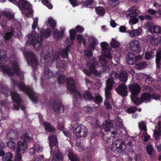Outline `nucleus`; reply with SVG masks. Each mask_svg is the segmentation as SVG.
<instances>
[{"instance_id":"nucleus-1","label":"nucleus","mask_w":161,"mask_h":161,"mask_svg":"<svg viewBox=\"0 0 161 161\" xmlns=\"http://www.w3.org/2000/svg\"><path fill=\"white\" fill-rule=\"evenodd\" d=\"M51 31L50 29L43 30L40 31V34L35 33L34 37H32L31 43L35 48L39 50L43 47V38H47L50 36Z\"/></svg>"},{"instance_id":"nucleus-2","label":"nucleus","mask_w":161,"mask_h":161,"mask_svg":"<svg viewBox=\"0 0 161 161\" xmlns=\"http://www.w3.org/2000/svg\"><path fill=\"white\" fill-rule=\"evenodd\" d=\"M23 138L24 139L23 142L21 141H18V145L19 147H17L16 149V154L14 158L15 161H21L20 152L21 151V153H23L25 152L27 149L26 142H29L32 140L26 134H25Z\"/></svg>"},{"instance_id":"nucleus-3","label":"nucleus","mask_w":161,"mask_h":161,"mask_svg":"<svg viewBox=\"0 0 161 161\" xmlns=\"http://www.w3.org/2000/svg\"><path fill=\"white\" fill-rule=\"evenodd\" d=\"M50 144L51 145V157H53L52 161H62V157L61 154L58 150L54 154L53 150V147L55 146L58 142L56 136L53 133L50 135L49 136Z\"/></svg>"},{"instance_id":"nucleus-4","label":"nucleus","mask_w":161,"mask_h":161,"mask_svg":"<svg viewBox=\"0 0 161 161\" xmlns=\"http://www.w3.org/2000/svg\"><path fill=\"white\" fill-rule=\"evenodd\" d=\"M17 5L22 11L23 14L26 17L30 18L33 16V11L31 4L25 0H19L16 2Z\"/></svg>"},{"instance_id":"nucleus-5","label":"nucleus","mask_w":161,"mask_h":161,"mask_svg":"<svg viewBox=\"0 0 161 161\" xmlns=\"http://www.w3.org/2000/svg\"><path fill=\"white\" fill-rule=\"evenodd\" d=\"M126 148V144L121 140H115L113 142L112 147V151L116 154H119L123 152Z\"/></svg>"},{"instance_id":"nucleus-6","label":"nucleus","mask_w":161,"mask_h":161,"mask_svg":"<svg viewBox=\"0 0 161 161\" xmlns=\"http://www.w3.org/2000/svg\"><path fill=\"white\" fill-rule=\"evenodd\" d=\"M113 124L111 122L110 120H106L105 122L101 125L97 123L93 126V130H100L102 131L104 130V131H110L111 129L114 131L115 128L113 127Z\"/></svg>"},{"instance_id":"nucleus-7","label":"nucleus","mask_w":161,"mask_h":161,"mask_svg":"<svg viewBox=\"0 0 161 161\" xmlns=\"http://www.w3.org/2000/svg\"><path fill=\"white\" fill-rule=\"evenodd\" d=\"M24 56L29 64L33 67L36 66L38 65V60L36 55L33 52L26 51L24 53Z\"/></svg>"},{"instance_id":"nucleus-8","label":"nucleus","mask_w":161,"mask_h":161,"mask_svg":"<svg viewBox=\"0 0 161 161\" xmlns=\"http://www.w3.org/2000/svg\"><path fill=\"white\" fill-rule=\"evenodd\" d=\"M89 70L86 69L83 70L84 73L88 77H91L93 75L95 76L100 77V73L96 69V65L94 63L89 64Z\"/></svg>"},{"instance_id":"nucleus-9","label":"nucleus","mask_w":161,"mask_h":161,"mask_svg":"<svg viewBox=\"0 0 161 161\" xmlns=\"http://www.w3.org/2000/svg\"><path fill=\"white\" fill-rule=\"evenodd\" d=\"M128 89L131 93L130 97L138 96L141 92V87L137 83H133L129 85Z\"/></svg>"},{"instance_id":"nucleus-10","label":"nucleus","mask_w":161,"mask_h":161,"mask_svg":"<svg viewBox=\"0 0 161 161\" xmlns=\"http://www.w3.org/2000/svg\"><path fill=\"white\" fill-rule=\"evenodd\" d=\"M143 57L142 55L138 56L131 53H128L127 54L126 60L129 65H134L139 59H141Z\"/></svg>"},{"instance_id":"nucleus-11","label":"nucleus","mask_w":161,"mask_h":161,"mask_svg":"<svg viewBox=\"0 0 161 161\" xmlns=\"http://www.w3.org/2000/svg\"><path fill=\"white\" fill-rule=\"evenodd\" d=\"M52 108L53 110L57 113L63 112L64 109L63 104L61 101L58 99L54 101Z\"/></svg>"},{"instance_id":"nucleus-12","label":"nucleus","mask_w":161,"mask_h":161,"mask_svg":"<svg viewBox=\"0 0 161 161\" xmlns=\"http://www.w3.org/2000/svg\"><path fill=\"white\" fill-rule=\"evenodd\" d=\"M59 56L58 55L55 54L51 62H53L54 61L57 62L56 67L57 68L65 70L67 68V65L64 61H61L59 58Z\"/></svg>"},{"instance_id":"nucleus-13","label":"nucleus","mask_w":161,"mask_h":161,"mask_svg":"<svg viewBox=\"0 0 161 161\" xmlns=\"http://www.w3.org/2000/svg\"><path fill=\"white\" fill-rule=\"evenodd\" d=\"M115 91L118 94L122 97L127 95V87L125 84L120 83L115 89Z\"/></svg>"},{"instance_id":"nucleus-14","label":"nucleus","mask_w":161,"mask_h":161,"mask_svg":"<svg viewBox=\"0 0 161 161\" xmlns=\"http://www.w3.org/2000/svg\"><path fill=\"white\" fill-rule=\"evenodd\" d=\"M34 90L32 88L29 86L23 92L26 93L33 103H36L38 102L37 97L34 94Z\"/></svg>"},{"instance_id":"nucleus-15","label":"nucleus","mask_w":161,"mask_h":161,"mask_svg":"<svg viewBox=\"0 0 161 161\" xmlns=\"http://www.w3.org/2000/svg\"><path fill=\"white\" fill-rule=\"evenodd\" d=\"M101 45L102 53L104 56H106V57L108 58L109 59L113 58L112 54L111 53V49L108 48V44L106 42H103L101 43Z\"/></svg>"},{"instance_id":"nucleus-16","label":"nucleus","mask_w":161,"mask_h":161,"mask_svg":"<svg viewBox=\"0 0 161 161\" xmlns=\"http://www.w3.org/2000/svg\"><path fill=\"white\" fill-rule=\"evenodd\" d=\"M130 49L133 51L139 53L141 50V46L139 42L137 40H133L130 43Z\"/></svg>"},{"instance_id":"nucleus-17","label":"nucleus","mask_w":161,"mask_h":161,"mask_svg":"<svg viewBox=\"0 0 161 161\" xmlns=\"http://www.w3.org/2000/svg\"><path fill=\"white\" fill-rule=\"evenodd\" d=\"M66 87L70 92H74L76 90L75 81L71 77H68L66 79Z\"/></svg>"},{"instance_id":"nucleus-18","label":"nucleus","mask_w":161,"mask_h":161,"mask_svg":"<svg viewBox=\"0 0 161 161\" xmlns=\"http://www.w3.org/2000/svg\"><path fill=\"white\" fill-rule=\"evenodd\" d=\"M102 138L104 140L110 142L111 139L116 135V131H104Z\"/></svg>"},{"instance_id":"nucleus-19","label":"nucleus","mask_w":161,"mask_h":161,"mask_svg":"<svg viewBox=\"0 0 161 161\" xmlns=\"http://www.w3.org/2000/svg\"><path fill=\"white\" fill-rule=\"evenodd\" d=\"M11 96L13 102L18 104H21L22 100L20 95L16 92L14 91L11 93Z\"/></svg>"},{"instance_id":"nucleus-20","label":"nucleus","mask_w":161,"mask_h":161,"mask_svg":"<svg viewBox=\"0 0 161 161\" xmlns=\"http://www.w3.org/2000/svg\"><path fill=\"white\" fill-rule=\"evenodd\" d=\"M13 86H17L18 87L20 91L24 92L29 86L26 85L23 82L21 81H17L15 80L12 81Z\"/></svg>"},{"instance_id":"nucleus-21","label":"nucleus","mask_w":161,"mask_h":161,"mask_svg":"<svg viewBox=\"0 0 161 161\" xmlns=\"http://www.w3.org/2000/svg\"><path fill=\"white\" fill-rule=\"evenodd\" d=\"M150 42L153 46H156L160 43L161 38L158 36H151L150 37Z\"/></svg>"},{"instance_id":"nucleus-22","label":"nucleus","mask_w":161,"mask_h":161,"mask_svg":"<svg viewBox=\"0 0 161 161\" xmlns=\"http://www.w3.org/2000/svg\"><path fill=\"white\" fill-rule=\"evenodd\" d=\"M138 15V14L136 12H134L128 14V16L130 18L129 21V22L130 25H134L138 22V19L136 17Z\"/></svg>"},{"instance_id":"nucleus-23","label":"nucleus","mask_w":161,"mask_h":161,"mask_svg":"<svg viewBox=\"0 0 161 161\" xmlns=\"http://www.w3.org/2000/svg\"><path fill=\"white\" fill-rule=\"evenodd\" d=\"M104 57L102 58H100L98 62H97V65L100 67H102L106 65L107 63L109 62L110 64L112 62V58H110V59H109L108 58H107L106 56H104Z\"/></svg>"},{"instance_id":"nucleus-24","label":"nucleus","mask_w":161,"mask_h":161,"mask_svg":"<svg viewBox=\"0 0 161 161\" xmlns=\"http://www.w3.org/2000/svg\"><path fill=\"white\" fill-rule=\"evenodd\" d=\"M43 72L44 76L47 79L53 78L55 76L54 73L47 66L44 67Z\"/></svg>"},{"instance_id":"nucleus-25","label":"nucleus","mask_w":161,"mask_h":161,"mask_svg":"<svg viewBox=\"0 0 161 161\" xmlns=\"http://www.w3.org/2000/svg\"><path fill=\"white\" fill-rule=\"evenodd\" d=\"M73 131H87L86 127L83 125L75 124L72 127Z\"/></svg>"},{"instance_id":"nucleus-26","label":"nucleus","mask_w":161,"mask_h":161,"mask_svg":"<svg viewBox=\"0 0 161 161\" xmlns=\"http://www.w3.org/2000/svg\"><path fill=\"white\" fill-rule=\"evenodd\" d=\"M149 32L152 33H161V27L157 25H152L149 27Z\"/></svg>"},{"instance_id":"nucleus-27","label":"nucleus","mask_w":161,"mask_h":161,"mask_svg":"<svg viewBox=\"0 0 161 161\" xmlns=\"http://www.w3.org/2000/svg\"><path fill=\"white\" fill-rule=\"evenodd\" d=\"M128 75L126 71H123L119 75V79L123 83H125L128 80Z\"/></svg>"},{"instance_id":"nucleus-28","label":"nucleus","mask_w":161,"mask_h":161,"mask_svg":"<svg viewBox=\"0 0 161 161\" xmlns=\"http://www.w3.org/2000/svg\"><path fill=\"white\" fill-rule=\"evenodd\" d=\"M10 90L5 85L0 83V93H2L7 96L9 95Z\"/></svg>"},{"instance_id":"nucleus-29","label":"nucleus","mask_w":161,"mask_h":161,"mask_svg":"<svg viewBox=\"0 0 161 161\" xmlns=\"http://www.w3.org/2000/svg\"><path fill=\"white\" fill-rule=\"evenodd\" d=\"M142 31V29L138 28L137 29L132 30L130 31L129 32V34L131 37H136L140 35Z\"/></svg>"},{"instance_id":"nucleus-30","label":"nucleus","mask_w":161,"mask_h":161,"mask_svg":"<svg viewBox=\"0 0 161 161\" xmlns=\"http://www.w3.org/2000/svg\"><path fill=\"white\" fill-rule=\"evenodd\" d=\"M90 45L89 46V48L92 49L94 50L96 46L98 43L97 40L95 38L93 37L90 38Z\"/></svg>"},{"instance_id":"nucleus-31","label":"nucleus","mask_w":161,"mask_h":161,"mask_svg":"<svg viewBox=\"0 0 161 161\" xmlns=\"http://www.w3.org/2000/svg\"><path fill=\"white\" fill-rule=\"evenodd\" d=\"M83 97L86 101H91L93 100V97L89 91H86L82 94Z\"/></svg>"},{"instance_id":"nucleus-32","label":"nucleus","mask_w":161,"mask_h":161,"mask_svg":"<svg viewBox=\"0 0 161 161\" xmlns=\"http://www.w3.org/2000/svg\"><path fill=\"white\" fill-rule=\"evenodd\" d=\"M43 125L46 131H55V129L52 126L50 122L47 121H44L43 123Z\"/></svg>"},{"instance_id":"nucleus-33","label":"nucleus","mask_w":161,"mask_h":161,"mask_svg":"<svg viewBox=\"0 0 161 161\" xmlns=\"http://www.w3.org/2000/svg\"><path fill=\"white\" fill-rule=\"evenodd\" d=\"M141 59H139L136 63L135 67L136 69H141L143 68H145L147 64L146 62L143 61H141Z\"/></svg>"},{"instance_id":"nucleus-34","label":"nucleus","mask_w":161,"mask_h":161,"mask_svg":"<svg viewBox=\"0 0 161 161\" xmlns=\"http://www.w3.org/2000/svg\"><path fill=\"white\" fill-rule=\"evenodd\" d=\"M146 150L150 158L152 155H155V150L152 145H148L146 147Z\"/></svg>"},{"instance_id":"nucleus-35","label":"nucleus","mask_w":161,"mask_h":161,"mask_svg":"<svg viewBox=\"0 0 161 161\" xmlns=\"http://www.w3.org/2000/svg\"><path fill=\"white\" fill-rule=\"evenodd\" d=\"M138 96H131L132 101L136 105H139L143 102V101L140 98H136Z\"/></svg>"},{"instance_id":"nucleus-36","label":"nucleus","mask_w":161,"mask_h":161,"mask_svg":"<svg viewBox=\"0 0 161 161\" xmlns=\"http://www.w3.org/2000/svg\"><path fill=\"white\" fill-rule=\"evenodd\" d=\"M112 89L106 87L105 91V99H110L112 98Z\"/></svg>"},{"instance_id":"nucleus-37","label":"nucleus","mask_w":161,"mask_h":161,"mask_svg":"<svg viewBox=\"0 0 161 161\" xmlns=\"http://www.w3.org/2000/svg\"><path fill=\"white\" fill-rule=\"evenodd\" d=\"M66 153L69 159L71 161H79L77 158L74 156L71 150H69V151H67Z\"/></svg>"},{"instance_id":"nucleus-38","label":"nucleus","mask_w":161,"mask_h":161,"mask_svg":"<svg viewBox=\"0 0 161 161\" xmlns=\"http://www.w3.org/2000/svg\"><path fill=\"white\" fill-rule=\"evenodd\" d=\"M64 32V30L60 31H55L53 32V34L55 37L58 39H62Z\"/></svg>"},{"instance_id":"nucleus-39","label":"nucleus","mask_w":161,"mask_h":161,"mask_svg":"<svg viewBox=\"0 0 161 161\" xmlns=\"http://www.w3.org/2000/svg\"><path fill=\"white\" fill-rule=\"evenodd\" d=\"M141 98L143 101H149L151 99V94L150 93H143L142 94Z\"/></svg>"},{"instance_id":"nucleus-40","label":"nucleus","mask_w":161,"mask_h":161,"mask_svg":"<svg viewBox=\"0 0 161 161\" xmlns=\"http://www.w3.org/2000/svg\"><path fill=\"white\" fill-rule=\"evenodd\" d=\"M115 83L114 79L113 78H108L106 81V87L113 89V85Z\"/></svg>"},{"instance_id":"nucleus-41","label":"nucleus","mask_w":161,"mask_h":161,"mask_svg":"<svg viewBox=\"0 0 161 161\" xmlns=\"http://www.w3.org/2000/svg\"><path fill=\"white\" fill-rule=\"evenodd\" d=\"M116 130L126 131V128L125 127L124 125L121 122H118L116 123Z\"/></svg>"},{"instance_id":"nucleus-42","label":"nucleus","mask_w":161,"mask_h":161,"mask_svg":"<svg viewBox=\"0 0 161 161\" xmlns=\"http://www.w3.org/2000/svg\"><path fill=\"white\" fill-rule=\"evenodd\" d=\"M13 158L12 154L11 153L8 152L6 154L5 156L2 157V159L3 161H12Z\"/></svg>"},{"instance_id":"nucleus-43","label":"nucleus","mask_w":161,"mask_h":161,"mask_svg":"<svg viewBox=\"0 0 161 161\" xmlns=\"http://www.w3.org/2000/svg\"><path fill=\"white\" fill-rule=\"evenodd\" d=\"M95 11L97 14L101 16H103L105 13L104 9L102 7H97Z\"/></svg>"},{"instance_id":"nucleus-44","label":"nucleus","mask_w":161,"mask_h":161,"mask_svg":"<svg viewBox=\"0 0 161 161\" xmlns=\"http://www.w3.org/2000/svg\"><path fill=\"white\" fill-rule=\"evenodd\" d=\"M66 76L63 74H60L58 77V82L59 85L64 83L66 81Z\"/></svg>"},{"instance_id":"nucleus-45","label":"nucleus","mask_w":161,"mask_h":161,"mask_svg":"<svg viewBox=\"0 0 161 161\" xmlns=\"http://www.w3.org/2000/svg\"><path fill=\"white\" fill-rule=\"evenodd\" d=\"M103 98L100 95L95 96L94 98H93V101L94 103L97 104H101L103 102Z\"/></svg>"},{"instance_id":"nucleus-46","label":"nucleus","mask_w":161,"mask_h":161,"mask_svg":"<svg viewBox=\"0 0 161 161\" xmlns=\"http://www.w3.org/2000/svg\"><path fill=\"white\" fill-rule=\"evenodd\" d=\"M145 58L147 60L151 59L155 57L154 53L152 51H147L145 54Z\"/></svg>"},{"instance_id":"nucleus-47","label":"nucleus","mask_w":161,"mask_h":161,"mask_svg":"<svg viewBox=\"0 0 161 161\" xmlns=\"http://www.w3.org/2000/svg\"><path fill=\"white\" fill-rule=\"evenodd\" d=\"M142 137L144 142H151V141H152L150 136L146 132L142 134Z\"/></svg>"},{"instance_id":"nucleus-48","label":"nucleus","mask_w":161,"mask_h":161,"mask_svg":"<svg viewBox=\"0 0 161 161\" xmlns=\"http://www.w3.org/2000/svg\"><path fill=\"white\" fill-rule=\"evenodd\" d=\"M129 141L127 143V145L129 146H131L135 145L136 142V138L134 137H131L129 138Z\"/></svg>"},{"instance_id":"nucleus-49","label":"nucleus","mask_w":161,"mask_h":161,"mask_svg":"<svg viewBox=\"0 0 161 161\" xmlns=\"http://www.w3.org/2000/svg\"><path fill=\"white\" fill-rule=\"evenodd\" d=\"M48 22L49 23L50 27L52 29L55 28L56 22L52 18H48Z\"/></svg>"},{"instance_id":"nucleus-50","label":"nucleus","mask_w":161,"mask_h":161,"mask_svg":"<svg viewBox=\"0 0 161 161\" xmlns=\"http://www.w3.org/2000/svg\"><path fill=\"white\" fill-rule=\"evenodd\" d=\"M12 69L14 73L17 75H19V68L17 64H15L12 66Z\"/></svg>"},{"instance_id":"nucleus-51","label":"nucleus","mask_w":161,"mask_h":161,"mask_svg":"<svg viewBox=\"0 0 161 161\" xmlns=\"http://www.w3.org/2000/svg\"><path fill=\"white\" fill-rule=\"evenodd\" d=\"M161 51H157L156 54V65H158L161 61Z\"/></svg>"},{"instance_id":"nucleus-52","label":"nucleus","mask_w":161,"mask_h":161,"mask_svg":"<svg viewBox=\"0 0 161 161\" xmlns=\"http://www.w3.org/2000/svg\"><path fill=\"white\" fill-rule=\"evenodd\" d=\"M92 50H93L92 49L89 48L88 49L85 50L84 51L85 56L87 58H90L92 57L93 56Z\"/></svg>"},{"instance_id":"nucleus-53","label":"nucleus","mask_w":161,"mask_h":161,"mask_svg":"<svg viewBox=\"0 0 161 161\" xmlns=\"http://www.w3.org/2000/svg\"><path fill=\"white\" fill-rule=\"evenodd\" d=\"M120 43L119 42L116 41L114 38L112 39V40L110 42V45L113 47L117 48L119 47Z\"/></svg>"},{"instance_id":"nucleus-54","label":"nucleus","mask_w":161,"mask_h":161,"mask_svg":"<svg viewBox=\"0 0 161 161\" xmlns=\"http://www.w3.org/2000/svg\"><path fill=\"white\" fill-rule=\"evenodd\" d=\"M96 110V109L95 108L91 107L89 106H87L83 108L84 111L90 113L94 112Z\"/></svg>"},{"instance_id":"nucleus-55","label":"nucleus","mask_w":161,"mask_h":161,"mask_svg":"<svg viewBox=\"0 0 161 161\" xmlns=\"http://www.w3.org/2000/svg\"><path fill=\"white\" fill-rule=\"evenodd\" d=\"M140 130L143 131H147V128L146 124L143 122L141 121L138 124Z\"/></svg>"},{"instance_id":"nucleus-56","label":"nucleus","mask_w":161,"mask_h":161,"mask_svg":"<svg viewBox=\"0 0 161 161\" xmlns=\"http://www.w3.org/2000/svg\"><path fill=\"white\" fill-rule=\"evenodd\" d=\"M42 2L43 4L45 5L49 9L53 8V5L48 0H42Z\"/></svg>"},{"instance_id":"nucleus-57","label":"nucleus","mask_w":161,"mask_h":161,"mask_svg":"<svg viewBox=\"0 0 161 161\" xmlns=\"http://www.w3.org/2000/svg\"><path fill=\"white\" fill-rule=\"evenodd\" d=\"M77 39L79 40V42H82L84 45H85L86 43V39L83 38V36L81 35H79L77 36Z\"/></svg>"},{"instance_id":"nucleus-58","label":"nucleus","mask_w":161,"mask_h":161,"mask_svg":"<svg viewBox=\"0 0 161 161\" xmlns=\"http://www.w3.org/2000/svg\"><path fill=\"white\" fill-rule=\"evenodd\" d=\"M110 78H113V79H116L119 77L118 74L114 71H111L110 73Z\"/></svg>"},{"instance_id":"nucleus-59","label":"nucleus","mask_w":161,"mask_h":161,"mask_svg":"<svg viewBox=\"0 0 161 161\" xmlns=\"http://www.w3.org/2000/svg\"><path fill=\"white\" fill-rule=\"evenodd\" d=\"M109 4L111 6L115 7L119 3V0H109Z\"/></svg>"},{"instance_id":"nucleus-60","label":"nucleus","mask_w":161,"mask_h":161,"mask_svg":"<svg viewBox=\"0 0 161 161\" xmlns=\"http://www.w3.org/2000/svg\"><path fill=\"white\" fill-rule=\"evenodd\" d=\"M13 33L12 32H8L5 35V39L6 40H9L13 36Z\"/></svg>"},{"instance_id":"nucleus-61","label":"nucleus","mask_w":161,"mask_h":161,"mask_svg":"<svg viewBox=\"0 0 161 161\" xmlns=\"http://www.w3.org/2000/svg\"><path fill=\"white\" fill-rule=\"evenodd\" d=\"M94 2V0H86L83 3V6L87 7L88 5H91Z\"/></svg>"},{"instance_id":"nucleus-62","label":"nucleus","mask_w":161,"mask_h":161,"mask_svg":"<svg viewBox=\"0 0 161 161\" xmlns=\"http://www.w3.org/2000/svg\"><path fill=\"white\" fill-rule=\"evenodd\" d=\"M60 55L64 58H67L68 57V52L65 50H63L60 52Z\"/></svg>"},{"instance_id":"nucleus-63","label":"nucleus","mask_w":161,"mask_h":161,"mask_svg":"<svg viewBox=\"0 0 161 161\" xmlns=\"http://www.w3.org/2000/svg\"><path fill=\"white\" fill-rule=\"evenodd\" d=\"M4 15L9 19H12L14 18V15L10 12H5L4 13Z\"/></svg>"},{"instance_id":"nucleus-64","label":"nucleus","mask_w":161,"mask_h":161,"mask_svg":"<svg viewBox=\"0 0 161 161\" xmlns=\"http://www.w3.org/2000/svg\"><path fill=\"white\" fill-rule=\"evenodd\" d=\"M75 30L77 32L81 33L84 31V29L82 26L78 25L76 26Z\"/></svg>"}]
</instances>
